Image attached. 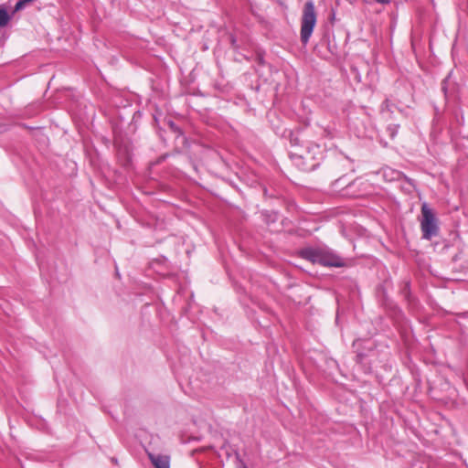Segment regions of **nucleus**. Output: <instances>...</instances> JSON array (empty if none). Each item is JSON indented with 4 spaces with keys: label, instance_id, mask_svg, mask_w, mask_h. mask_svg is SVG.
<instances>
[{
    "label": "nucleus",
    "instance_id": "nucleus-1",
    "mask_svg": "<svg viewBox=\"0 0 468 468\" xmlns=\"http://www.w3.org/2000/svg\"><path fill=\"white\" fill-rule=\"evenodd\" d=\"M299 256L314 264L324 267H344L346 261L333 250L321 247H307L299 251Z\"/></svg>",
    "mask_w": 468,
    "mask_h": 468
},
{
    "label": "nucleus",
    "instance_id": "nucleus-2",
    "mask_svg": "<svg viewBox=\"0 0 468 468\" xmlns=\"http://www.w3.org/2000/svg\"><path fill=\"white\" fill-rule=\"evenodd\" d=\"M290 157L292 163L301 170L308 172L314 170L323 158V151L318 144L306 146L303 154L291 153Z\"/></svg>",
    "mask_w": 468,
    "mask_h": 468
},
{
    "label": "nucleus",
    "instance_id": "nucleus-3",
    "mask_svg": "<svg viewBox=\"0 0 468 468\" xmlns=\"http://www.w3.org/2000/svg\"><path fill=\"white\" fill-rule=\"evenodd\" d=\"M316 24V13L313 0H308L303 7L301 19L300 37L303 44L306 45L313 34Z\"/></svg>",
    "mask_w": 468,
    "mask_h": 468
},
{
    "label": "nucleus",
    "instance_id": "nucleus-4",
    "mask_svg": "<svg viewBox=\"0 0 468 468\" xmlns=\"http://www.w3.org/2000/svg\"><path fill=\"white\" fill-rule=\"evenodd\" d=\"M421 216L420 229L422 238L430 240L439 234L438 220L435 213L427 203H423L421 206Z\"/></svg>",
    "mask_w": 468,
    "mask_h": 468
},
{
    "label": "nucleus",
    "instance_id": "nucleus-5",
    "mask_svg": "<svg viewBox=\"0 0 468 468\" xmlns=\"http://www.w3.org/2000/svg\"><path fill=\"white\" fill-rule=\"evenodd\" d=\"M148 456L155 468H170L169 456L154 453H148Z\"/></svg>",
    "mask_w": 468,
    "mask_h": 468
},
{
    "label": "nucleus",
    "instance_id": "nucleus-6",
    "mask_svg": "<svg viewBox=\"0 0 468 468\" xmlns=\"http://www.w3.org/2000/svg\"><path fill=\"white\" fill-rule=\"evenodd\" d=\"M9 20H10V16L8 14V12L5 9L1 8L0 9V27H5L8 24Z\"/></svg>",
    "mask_w": 468,
    "mask_h": 468
},
{
    "label": "nucleus",
    "instance_id": "nucleus-7",
    "mask_svg": "<svg viewBox=\"0 0 468 468\" xmlns=\"http://www.w3.org/2000/svg\"><path fill=\"white\" fill-rule=\"evenodd\" d=\"M399 127V125H397V124L389 125L388 127V132L391 138H393L398 133Z\"/></svg>",
    "mask_w": 468,
    "mask_h": 468
},
{
    "label": "nucleus",
    "instance_id": "nucleus-8",
    "mask_svg": "<svg viewBox=\"0 0 468 468\" xmlns=\"http://www.w3.org/2000/svg\"><path fill=\"white\" fill-rule=\"evenodd\" d=\"M27 3L24 1V0H19L16 4V6H15V9L16 10H20L21 8L24 7V5H26Z\"/></svg>",
    "mask_w": 468,
    "mask_h": 468
},
{
    "label": "nucleus",
    "instance_id": "nucleus-9",
    "mask_svg": "<svg viewBox=\"0 0 468 468\" xmlns=\"http://www.w3.org/2000/svg\"><path fill=\"white\" fill-rule=\"evenodd\" d=\"M383 107L389 111V103L388 99L384 101Z\"/></svg>",
    "mask_w": 468,
    "mask_h": 468
},
{
    "label": "nucleus",
    "instance_id": "nucleus-10",
    "mask_svg": "<svg viewBox=\"0 0 468 468\" xmlns=\"http://www.w3.org/2000/svg\"><path fill=\"white\" fill-rule=\"evenodd\" d=\"M378 2L381 4H388L389 3V0H378Z\"/></svg>",
    "mask_w": 468,
    "mask_h": 468
},
{
    "label": "nucleus",
    "instance_id": "nucleus-11",
    "mask_svg": "<svg viewBox=\"0 0 468 468\" xmlns=\"http://www.w3.org/2000/svg\"><path fill=\"white\" fill-rule=\"evenodd\" d=\"M241 468H248V467L245 464H243Z\"/></svg>",
    "mask_w": 468,
    "mask_h": 468
}]
</instances>
